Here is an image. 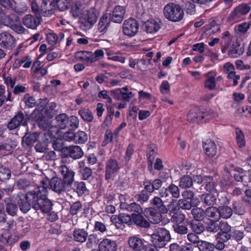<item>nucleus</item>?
Returning <instances> with one entry per match:
<instances>
[{
  "mask_svg": "<svg viewBox=\"0 0 251 251\" xmlns=\"http://www.w3.org/2000/svg\"><path fill=\"white\" fill-rule=\"evenodd\" d=\"M85 11L82 8V5L79 3H75L71 7V12L74 17H79L81 18V15Z\"/></svg>",
  "mask_w": 251,
  "mask_h": 251,
  "instance_id": "obj_41",
  "label": "nucleus"
},
{
  "mask_svg": "<svg viewBox=\"0 0 251 251\" xmlns=\"http://www.w3.org/2000/svg\"><path fill=\"white\" fill-rule=\"evenodd\" d=\"M99 13L95 9L91 8L88 10H85L81 15L82 23H85L87 26L91 27L96 23Z\"/></svg>",
  "mask_w": 251,
  "mask_h": 251,
  "instance_id": "obj_10",
  "label": "nucleus"
},
{
  "mask_svg": "<svg viewBox=\"0 0 251 251\" xmlns=\"http://www.w3.org/2000/svg\"><path fill=\"white\" fill-rule=\"evenodd\" d=\"M68 116L65 114H60L56 116L55 118V122L57 126L61 129L67 128Z\"/></svg>",
  "mask_w": 251,
  "mask_h": 251,
  "instance_id": "obj_36",
  "label": "nucleus"
},
{
  "mask_svg": "<svg viewBox=\"0 0 251 251\" xmlns=\"http://www.w3.org/2000/svg\"><path fill=\"white\" fill-rule=\"evenodd\" d=\"M149 197V194L145 190H142L140 193L135 195L134 199L135 201L143 203L148 201Z\"/></svg>",
  "mask_w": 251,
  "mask_h": 251,
  "instance_id": "obj_51",
  "label": "nucleus"
},
{
  "mask_svg": "<svg viewBox=\"0 0 251 251\" xmlns=\"http://www.w3.org/2000/svg\"><path fill=\"white\" fill-rule=\"evenodd\" d=\"M82 208V205L80 201H77L73 202L70 208V213L71 215H76L79 212L81 211Z\"/></svg>",
  "mask_w": 251,
  "mask_h": 251,
  "instance_id": "obj_49",
  "label": "nucleus"
},
{
  "mask_svg": "<svg viewBox=\"0 0 251 251\" xmlns=\"http://www.w3.org/2000/svg\"><path fill=\"white\" fill-rule=\"evenodd\" d=\"M11 239V235L8 231H5L0 235V242L4 245H11L13 244Z\"/></svg>",
  "mask_w": 251,
  "mask_h": 251,
  "instance_id": "obj_54",
  "label": "nucleus"
},
{
  "mask_svg": "<svg viewBox=\"0 0 251 251\" xmlns=\"http://www.w3.org/2000/svg\"><path fill=\"white\" fill-rule=\"evenodd\" d=\"M119 219L122 224H126L130 226L133 223L132 214L131 215L124 213L119 214Z\"/></svg>",
  "mask_w": 251,
  "mask_h": 251,
  "instance_id": "obj_58",
  "label": "nucleus"
},
{
  "mask_svg": "<svg viewBox=\"0 0 251 251\" xmlns=\"http://www.w3.org/2000/svg\"><path fill=\"white\" fill-rule=\"evenodd\" d=\"M193 218L197 221H201L204 218L205 215V211L201 208L196 207L191 210Z\"/></svg>",
  "mask_w": 251,
  "mask_h": 251,
  "instance_id": "obj_35",
  "label": "nucleus"
},
{
  "mask_svg": "<svg viewBox=\"0 0 251 251\" xmlns=\"http://www.w3.org/2000/svg\"><path fill=\"white\" fill-rule=\"evenodd\" d=\"M45 184L43 182V185L27 192V199L35 210H40L43 213H48L51 209L52 203L47 198L48 190Z\"/></svg>",
  "mask_w": 251,
  "mask_h": 251,
  "instance_id": "obj_1",
  "label": "nucleus"
},
{
  "mask_svg": "<svg viewBox=\"0 0 251 251\" xmlns=\"http://www.w3.org/2000/svg\"><path fill=\"white\" fill-rule=\"evenodd\" d=\"M59 172L61 174L62 180L64 181L65 184L71 188L74 181L75 173L70 169L66 165H62L59 167Z\"/></svg>",
  "mask_w": 251,
  "mask_h": 251,
  "instance_id": "obj_13",
  "label": "nucleus"
},
{
  "mask_svg": "<svg viewBox=\"0 0 251 251\" xmlns=\"http://www.w3.org/2000/svg\"><path fill=\"white\" fill-rule=\"evenodd\" d=\"M98 97L100 98L107 100V103H106V106L108 110H112V109L114 108L111 105V103H112V99L108 95L107 91L102 90L100 91L98 94Z\"/></svg>",
  "mask_w": 251,
  "mask_h": 251,
  "instance_id": "obj_50",
  "label": "nucleus"
},
{
  "mask_svg": "<svg viewBox=\"0 0 251 251\" xmlns=\"http://www.w3.org/2000/svg\"><path fill=\"white\" fill-rule=\"evenodd\" d=\"M173 228L176 233L179 234H186L188 232V228L186 226L180 224H175Z\"/></svg>",
  "mask_w": 251,
  "mask_h": 251,
  "instance_id": "obj_56",
  "label": "nucleus"
},
{
  "mask_svg": "<svg viewBox=\"0 0 251 251\" xmlns=\"http://www.w3.org/2000/svg\"><path fill=\"white\" fill-rule=\"evenodd\" d=\"M125 9L124 7L121 5L116 6L111 15V20L112 22L116 23H121L124 18L125 15Z\"/></svg>",
  "mask_w": 251,
  "mask_h": 251,
  "instance_id": "obj_20",
  "label": "nucleus"
},
{
  "mask_svg": "<svg viewBox=\"0 0 251 251\" xmlns=\"http://www.w3.org/2000/svg\"><path fill=\"white\" fill-rule=\"evenodd\" d=\"M185 219V215L179 212L177 213H174L171 217V221L175 224H180L184 221Z\"/></svg>",
  "mask_w": 251,
  "mask_h": 251,
  "instance_id": "obj_55",
  "label": "nucleus"
},
{
  "mask_svg": "<svg viewBox=\"0 0 251 251\" xmlns=\"http://www.w3.org/2000/svg\"><path fill=\"white\" fill-rule=\"evenodd\" d=\"M73 235L76 242L84 243L86 241L88 232L84 229L76 228L74 230Z\"/></svg>",
  "mask_w": 251,
  "mask_h": 251,
  "instance_id": "obj_31",
  "label": "nucleus"
},
{
  "mask_svg": "<svg viewBox=\"0 0 251 251\" xmlns=\"http://www.w3.org/2000/svg\"><path fill=\"white\" fill-rule=\"evenodd\" d=\"M24 115L23 113L19 112L7 124V128L9 130H13L19 126L23 122Z\"/></svg>",
  "mask_w": 251,
  "mask_h": 251,
  "instance_id": "obj_22",
  "label": "nucleus"
},
{
  "mask_svg": "<svg viewBox=\"0 0 251 251\" xmlns=\"http://www.w3.org/2000/svg\"><path fill=\"white\" fill-rule=\"evenodd\" d=\"M182 196L183 199L189 200L190 201H195L197 202L198 199L194 198L195 194L194 192L190 190H185L182 193Z\"/></svg>",
  "mask_w": 251,
  "mask_h": 251,
  "instance_id": "obj_60",
  "label": "nucleus"
},
{
  "mask_svg": "<svg viewBox=\"0 0 251 251\" xmlns=\"http://www.w3.org/2000/svg\"><path fill=\"white\" fill-rule=\"evenodd\" d=\"M151 238L154 245L159 248H162L170 240L171 236L169 231L164 228H159L156 233L151 235Z\"/></svg>",
  "mask_w": 251,
  "mask_h": 251,
  "instance_id": "obj_5",
  "label": "nucleus"
},
{
  "mask_svg": "<svg viewBox=\"0 0 251 251\" xmlns=\"http://www.w3.org/2000/svg\"><path fill=\"white\" fill-rule=\"evenodd\" d=\"M251 10V7L246 4H241L236 7L231 13L230 17L233 19L239 18L241 15L247 14Z\"/></svg>",
  "mask_w": 251,
  "mask_h": 251,
  "instance_id": "obj_27",
  "label": "nucleus"
},
{
  "mask_svg": "<svg viewBox=\"0 0 251 251\" xmlns=\"http://www.w3.org/2000/svg\"><path fill=\"white\" fill-rule=\"evenodd\" d=\"M219 208L210 206L205 210V216L209 220L219 221L220 219Z\"/></svg>",
  "mask_w": 251,
  "mask_h": 251,
  "instance_id": "obj_26",
  "label": "nucleus"
},
{
  "mask_svg": "<svg viewBox=\"0 0 251 251\" xmlns=\"http://www.w3.org/2000/svg\"><path fill=\"white\" fill-rule=\"evenodd\" d=\"M43 129L45 130L44 134L46 137V140H49L47 137H49L50 139L55 138L56 135L59 131L58 128L56 126L50 125V121H49L48 126Z\"/></svg>",
  "mask_w": 251,
  "mask_h": 251,
  "instance_id": "obj_32",
  "label": "nucleus"
},
{
  "mask_svg": "<svg viewBox=\"0 0 251 251\" xmlns=\"http://www.w3.org/2000/svg\"><path fill=\"white\" fill-rule=\"evenodd\" d=\"M74 186L75 191L79 196H82L87 190L85 183L83 181L75 182Z\"/></svg>",
  "mask_w": 251,
  "mask_h": 251,
  "instance_id": "obj_53",
  "label": "nucleus"
},
{
  "mask_svg": "<svg viewBox=\"0 0 251 251\" xmlns=\"http://www.w3.org/2000/svg\"><path fill=\"white\" fill-rule=\"evenodd\" d=\"M244 51V44L236 42L232 46L231 49L228 52V55L232 58H236L242 55Z\"/></svg>",
  "mask_w": 251,
  "mask_h": 251,
  "instance_id": "obj_23",
  "label": "nucleus"
},
{
  "mask_svg": "<svg viewBox=\"0 0 251 251\" xmlns=\"http://www.w3.org/2000/svg\"><path fill=\"white\" fill-rule=\"evenodd\" d=\"M51 111H33L31 114L32 119L35 120L42 129L47 128L49 121L52 118Z\"/></svg>",
  "mask_w": 251,
  "mask_h": 251,
  "instance_id": "obj_6",
  "label": "nucleus"
},
{
  "mask_svg": "<svg viewBox=\"0 0 251 251\" xmlns=\"http://www.w3.org/2000/svg\"><path fill=\"white\" fill-rule=\"evenodd\" d=\"M67 121V127L73 130L78 127L79 120L77 117L75 116H71L70 117H68Z\"/></svg>",
  "mask_w": 251,
  "mask_h": 251,
  "instance_id": "obj_43",
  "label": "nucleus"
},
{
  "mask_svg": "<svg viewBox=\"0 0 251 251\" xmlns=\"http://www.w3.org/2000/svg\"><path fill=\"white\" fill-rule=\"evenodd\" d=\"M15 201L18 205L21 211L24 213H27L32 207V204L27 199V192L25 196L23 194L20 193L14 196Z\"/></svg>",
  "mask_w": 251,
  "mask_h": 251,
  "instance_id": "obj_12",
  "label": "nucleus"
},
{
  "mask_svg": "<svg viewBox=\"0 0 251 251\" xmlns=\"http://www.w3.org/2000/svg\"><path fill=\"white\" fill-rule=\"evenodd\" d=\"M98 248L100 251H117L118 246L116 241L105 238L100 242Z\"/></svg>",
  "mask_w": 251,
  "mask_h": 251,
  "instance_id": "obj_18",
  "label": "nucleus"
},
{
  "mask_svg": "<svg viewBox=\"0 0 251 251\" xmlns=\"http://www.w3.org/2000/svg\"><path fill=\"white\" fill-rule=\"evenodd\" d=\"M203 149L205 154L210 158H213L217 153V146L214 142L206 140L203 143Z\"/></svg>",
  "mask_w": 251,
  "mask_h": 251,
  "instance_id": "obj_19",
  "label": "nucleus"
},
{
  "mask_svg": "<svg viewBox=\"0 0 251 251\" xmlns=\"http://www.w3.org/2000/svg\"><path fill=\"white\" fill-rule=\"evenodd\" d=\"M160 28L159 23L154 20H148L143 25L144 30L148 33H154Z\"/></svg>",
  "mask_w": 251,
  "mask_h": 251,
  "instance_id": "obj_25",
  "label": "nucleus"
},
{
  "mask_svg": "<svg viewBox=\"0 0 251 251\" xmlns=\"http://www.w3.org/2000/svg\"><path fill=\"white\" fill-rule=\"evenodd\" d=\"M139 24L134 18H129L124 22L123 32L126 35L129 37L135 36L138 32Z\"/></svg>",
  "mask_w": 251,
  "mask_h": 251,
  "instance_id": "obj_8",
  "label": "nucleus"
},
{
  "mask_svg": "<svg viewBox=\"0 0 251 251\" xmlns=\"http://www.w3.org/2000/svg\"><path fill=\"white\" fill-rule=\"evenodd\" d=\"M128 243L130 249L134 251H144L147 248V242L138 235L129 237Z\"/></svg>",
  "mask_w": 251,
  "mask_h": 251,
  "instance_id": "obj_11",
  "label": "nucleus"
},
{
  "mask_svg": "<svg viewBox=\"0 0 251 251\" xmlns=\"http://www.w3.org/2000/svg\"><path fill=\"white\" fill-rule=\"evenodd\" d=\"M220 218L228 219L230 218L233 213V210L228 206L224 205L219 207Z\"/></svg>",
  "mask_w": 251,
  "mask_h": 251,
  "instance_id": "obj_38",
  "label": "nucleus"
},
{
  "mask_svg": "<svg viewBox=\"0 0 251 251\" xmlns=\"http://www.w3.org/2000/svg\"><path fill=\"white\" fill-rule=\"evenodd\" d=\"M22 23L27 28L35 29L41 24V17L27 14L23 18Z\"/></svg>",
  "mask_w": 251,
  "mask_h": 251,
  "instance_id": "obj_15",
  "label": "nucleus"
},
{
  "mask_svg": "<svg viewBox=\"0 0 251 251\" xmlns=\"http://www.w3.org/2000/svg\"><path fill=\"white\" fill-rule=\"evenodd\" d=\"M4 202L5 205L6 212L12 216L16 215L18 210V206L16 204L12 202V199L10 197L5 198L4 200Z\"/></svg>",
  "mask_w": 251,
  "mask_h": 251,
  "instance_id": "obj_28",
  "label": "nucleus"
},
{
  "mask_svg": "<svg viewBox=\"0 0 251 251\" xmlns=\"http://www.w3.org/2000/svg\"><path fill=\"white\" fill-rule=\"evenodd\" d=\"M224 71L228 75L227 78H233L235 74L234 67L229 62L226 63L224 65Z\"/></svg>",
  "mask_w": 251,
  "mask_h": 251,
  "instance_id": "obj_52",
  "label": "nucleus"
},
{
  "mask_svg": "<svg viewBox=\"0 0 251 251\" xmlns=\"http://www.w3.org/2000/svg\"><path fill=\"white\" fill-rule=\"evenodd\" d=\"M145 216L154 224L159 223L162 221L161 213L155 208L150 207L145 210Z\"/></svg>",
  "mask_w": 251,
  "mask_h": 251,
  "instance_id": "obj_17",
  "label": "nucleus"
},
{
  "mask_svg": "<svg viewBox=\"0 0 251 251\" xmlns=\"http://www.w3.org/2000/svg\"><path fill=\"white\" fill-rule=\"evenodd\" d=\"M55 11L54 0H43L41 4V14L43 16L52 15Z\"/></svg>",
  "mask_w": 251,
  "mask_h": 251,
  "instance_id": "obj_16",
  "label": "nucleus"
},
{
  "mask_svg": "<svg viewBox=\"0 0 251 251\" xmlns=\"http://www.w3.org/2000/svg\"><path fill=\"white\" fill-rule=\"evenodd\" d=\"M79 113L84 121L91 122L93 119V114L91 111H79Z\"/></svg>",
  "mask_w": 251,
  "mask_h": 251,
  "instance_id": "obj_64",
  "label": "nucleus"
},
{
  "mask_svg": "<svg viewBox=\"0 0 251 251\" xmlns=\"http://www.w3.org/2000/svg\"><path fill=\"white\" fill-rule=\"evenodd\" d=\"M199 202V201H198L197 202L193 201H190L186 200L181 199L178 201V206L180 208L182 209L190 210L192 206H197Z\"/></svg>",
  "mask_w": 251,
  "mask_h": 251,
  "instance_id": "obj_33",
  "label": "nucleus"
},
{
  "mask_svg": "<svg viewBox=\"0 0 251 251\" xmlns=\"http://www.w3.org/2000/svg\"><path fill=\"white\" fill-rule=\"evenodd\" d=\"M111 14L105 13L100 18L98 30L100 32H105L107 30L108 26L110 24Z\"/></svg>",
  "mask_w": 251,
  "mask_h": 251,
  "instance_id": "obj_24",
  "label": "nucleus"
},
{
  "mask_svg": "<svg viewBox=\"0 0 251 251\" xmlns=\"http://www.w3.org/2000/svg\"><path fill=\"white\" fill-rule=\"evenodd\" d=\"M133 223L137 226L142 228H149L150 222L142 215V213H132Z\"/></svg>",
  "mask_w": 251,
  "mask_h": 251,
  "instance_id": "obj_21",
  "label": "nucleus"
},
{
  "mask_svg": "<svg viewBox=\"0 0 251 251\" xmlns=\"http://www.w3.org/2000/svg\"><path fill=\"white\" fill-rule=\"evenodd\" d=\"M236 139L237 144L239 147L243 148L245 146L246 142L243 131L238 127L236 128Z\"/></svg>",
  "mask_w": 251,
  "mask_h": 251,
  "instance_id": "obj_42",
  "label": "nucleus"
},
{
  "mask_svg": "<svg viewBox=\"0 0 251 251\" xmlns=\"http://www.w3.org/2000/svg\"><path fill=\"white\" fill-rule=\"evenodd\" d=\"M87 140L88 136L85 132L82 131H79L75 133V143L83 144L86 142Z\"/></svg>",
  "mask_w": 251,
  "mask_h": 251,
  "instance_id": "obj_45",
  "label": "nucleus"
},
{
  "mask_svg": "<svg viewBox=\"0 0 251 251\" xmlns=\"http://www.w3.org/2000/svg\"><path fill=\"white\" fill-rule=\"evenodd\" d=\"M167 190H168L170 193L171 194L173 197L175 198H178L179 197L180 193L178 186L174 184H171L168 186Z\"/></svg>",
  "mask_w": 251,
  "mask_h": 251,
  "instance_id": "obj_61",
  "label": "nucleus"
},
{
  "mask_svg": "<svg viewBox=\"0 0 251 251\" xmlns=\"http://www.w3.org/2000/svg\"><path fill=\"white\" fill-rule=\"evenodd\" d=\"M133 96L134 95L131 91H129L127 87L121 88V100L123 101L128 102Z\"/></svg>",
  "mask_w": 251,
  "mask_h": 251,
  "instance_id": "obj_48",
  "label": "nucleus"
},
{
  "mask_svg": "<svg viewBox=\"0 0 251 251\" xmlns=\"http://www.w3.org/2000/svg\"><path fill=\"white\" fill-rule=\"evenodd\" d=\"M120 168L121 165L116 159L110 158L105 163V179L107 180L113 179Z\"/></svg>",
  "mask_w": 251,
  "mask_h": 251,
  "instance_id": "obj_7",
  "label": "nucleus"
},
{
  "mask_svg": "<svg viewBox=\"0 0 251 251\" xmlns=\"http://www.w3.org/2000/svg\"><path fill=\"white\" fill-rule=\"evenodd\" d=\"M233 212L238 215H243L245 212V208L242 204L239 201H234L232 203Z\"/></svg>",
  "mask_w": 251,
  "mask_h": 251,
  "instance_id": "obj_59",
  "label": "nucleus"
},
{
  "mask_svg": "<svg viewBox=\"0 0 251 251\" xmlns=\"http://www.w3.org/2000/svg\"><path fill=\"white\" fill-rule=\"evenodd\" d=\"M193 179L191 176L184 175L180 178L179 186L184 189L190 188L193 185Z\"/></svg>",
  "mask_w": 251,
  "mask_h": 251,
  "instance_id": "obj_37",
  "label": "nucleus"
},
{
  "mask_svg": "<svg viewBox=\"0 0 251 251\" xmlns=\"http://www.w3.org/2000/svg\"><path fill=\"white\" fill-rule=\"evenodd\" d=\"M63 153L65 157H70L74 159H79L83 155L82 149L78 146H70L65 147Z\"/></svg>",
  "mask_w": 251,
  "mask_h": 251,
  "instance_id": "obj_14",
  "label": "nucleus"
},
{
  "mask_svg": "<svg viewBox=\"0 0 251 251\" xmlns=\"http://www.w3.org/2000/svg\"><path fill=\"white\" fill-rule=\"evenodd\" d=\"M28 7L24 2L15 3L13 1V7L11 9H13L15 12L18 14H23L25 13L28 10Z\"/></svg>",
  "mask_w": 251,
  "mask_h": 251,
  "instance_id": "obj_34",
  "label": "nucleus"
},
{
  "mask_svg": "<svg viewBox=\"0 0 251 251\" xmlns=\"http://www.w3.org/2000/svg\"><path fill=\"white\" fill-rule=\"evenodd\" d=\"M218 221L209 220L206 224L205 228L206 230L210 232L216 233L219 231V223Z\"/></svg>",
  "mask_w": 251,
  "mask_h": 251,
  "instance_id": "obj_46",
  "label": "nucleus"
},
{
  "mask_svg": "<svg viewBox=\"0 0 251 251\" xmlns=\"http://www.w3.org/2000/svg\"><path fill=\"white\" fill-rule=\"evenodd\" d=\"M201 201L205 205L213 206L216 204L217 197L212 193H205L201 196Z\"/></svg>",
  "mask_w": 251,
  "mask_h": 251,
  "instance_id": "obj_29",
  "label": "nucleus"
},
{
  "mask_svg": "<svg viewBox=\"0 0 251 251\" xmlns=\"http://www.w3.org/2000/svg\"><path fill=\"white\" fill-rule=\"evenodd\" d=\"M231 237L229 232H218L216 235V240L218 242H226Z\"/></svg>",
  "mask_w": 251,
  "mask_h": 251,
  "instance_id": "obj_63",
  "label": "nucleus"
},
{
  "mask_svg": "<svg viewBox=\"0 0 251 251\" xmlns=\"http://www.w3.org/2000/svg\"><path fill=\"white\" fill-rule=\"evenodd\" d=\"M43 182H45L47 188H50L53 191L58 194H61L65 191H69L70 188L67 185L64 181L62 178L57 176L52 177L50 180H43L42 185Z\"/></svg>",
  "mask_w": 251,
  "mask_h": 251,
  "instance_id": "obj_4",
  "label": "nucleus"
},
{
  "mask_svg": "<svg viewBox=\"0 0 251 251\" xmlns=\"http://www.w3.org/2000/svg\"><path fill=\"white\" fill-rule=\"evenodd\" d=\"M216 116L213 111H189L187 120L192 123H204Z\"/></svg>",
  "mask_w": 251,
  "mask_h": 251,
  "instance_id": "obj_3",
  "label": "nucleus"
},
{
  "mask_svg": "<svg viewBox=\"0 0 251 251\" xmlns=\"http://www.w3.org/2000/svg\"><path fill=\"white\" fill-rule=\"evenodd\" d=\"M197 246L200 251H213L215 249L213 244L201 240L198 242Z\"/></svg>",
  "mask_w": 251,
  "mask_h": 251,
  "instance_id": "obj_40",
  "label": "nucleus"
},
{
  "mask_svg": "<svg viewBox=\"0 0 251 251\" xmlns=\"http://www.w3.org/2000/svg\"><path fill=\"white\" fill-rule=\"evenodd\" d=\"M163 13L166 19L174 22L180 21L184 16L183 9L179 5L174 3H170L165 6Z\"/></svg>",
  "mask_w": 251,
  "mask_h": 251,
  "instance_id": "obj_2",
  "label": "nucleus"
},
{
  "mask_svg": "<svg viewBox=\"0 0 251 251\" xmlns=\"http://www.w3.org/2000/svg\"><path fill=\"white\" fill-rule=\"evenodd\" d=\"M37 140L36 134L34 133L29 135L25 139H23V146L29 147L33 144Z\"/></svg>",
  "mask_w": 251,
  "mask_h": 251,
  "instance_id": "obj_62",
  "label": "nucleus"
},
{
  "mask_svg": "<svg viewBox=\"0 0 251 251\" xmlns=\"http://www.w3.org/2000/svg\"><path fill=\"white\" fill-rule=\"evenodd\" d=\"M23 101L25 104L26 108H33L37 105V102L35 99L33 97L30 96L28 94L25 95Z\"/></svg>",
  "mask_w": 251,
  "mask_h": 251,
  "instance_id": "obj_44",
  "label": "nucleus"
},
{
  "mask_svg": "<svg viewBox=\"0 0 251 251\" xmlns=\"http://www.w3.org/2000/svg\"><path fill=\"white\" fill-rule=\"evenodd\" d=\"M189 225L192 231L196 234H201L205 230V227L201 223H196L192 220L190 222Z\"/></svg>",
  "mask_w": 251,
  "mask_h": 251,
  "instance_id": "obj_39",
  "label": "nucleus"
},
{
  "mask_svg": "<svg viewBox=\"0 0 251 251\" xmlns=\"http://www.w3.org/2000/svg\"><path fill=\"white\" fill-rule=\"evenodd\" d=\"M151 203L162 214H166L168 211V208L164 204L163 201L159 197H154L151 201Z\"/></svg>",
  "mask_w": 251,
  "mask_h": 251,
  "instance_id": "obj_30",
  "label": "nucleus"
},
{
  "mask_svg": "<svg viewBox=\"0 0 251 251\" xmlns=\"http://www.w3.org/2000/svg\"><path fill=\"white\" fill-rule=\"evenodd\" d=\"M10 176V171L8 168L0 165V181L3 182L8 180Z\"/></svg>",
  "mask_w": 251,
  "mask_h": 251,
  "instance_id": "obj_47",
  "label": "nucleus"
},
{
  "mask_svg": "<svg viewBox=\"0 0 251 251\" xmlns=\"http://www.w3.org/2000/svg\"><path fill=\"white\" fill-rule=\"evenodd\" d=\"M55 1L58 9L64 11L69 8L71 0H55Z\"/></svg>",
  "mask_w": 251,
  "mask_h": 251,
  "instance_id": "obj_57",
  "label": "nucleus"
},
{
  "mask_svg": "<svg viewBox=\"0 0 251 251\" xmlns=\"http://www.w3.org/2000/svg\"><path fill=\"white\" fill-rule=\"evenodd\" d=\"M0 47L1 48L12 50L15 47L14 37L7 31L0 33Z\"/></svg>",
  "mask_w": 251,
  "mask_h": 251,
  "instance_id": "obj_9",
  "label": "nucleus"
}]
</instances>
